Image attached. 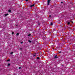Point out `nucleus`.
<instances>
[{
	"label": "nucleus",
	"mask_w": 75,
	"mask_h": 75,
	"mask_svg": "<svg viewBox=\"0 0 75 75\" xmlns=\"http://www.w3.org/2000/svg\"><path fill=\"white\" fill-rule=\"evenodd\" d=\"M35 5L34 4H33V5H31L30 6V7H34V6Z\"/></svg>",
	"instance_id": "4"
},
{
	"label": "nucleus",
	"mask_w": 75,
	"mask_h": 75,
	"mask_svg": "<svg viewBox=\"0 0 75 75\" xmlns=\"http://www.w3.org/2000/svg\"><path fill=\"white\" fill-rule=\"evenodd\" d=\"M54 58L55 59H56L57 58H58V56H57V55H56L55 56H54Z\"/></svg>",
	"instance_id": "3"
},
{
	"label": "nucleus",
	"mask_w": 75,
	"mask_h": 75,
	"mask_svg": "<svg viewBox=\"0 0 75 75\" xmlns=\"http://www.w3.org/2000/svg\"><path fill=\"white\" fill-rule=\"evenodd\" d=\"M10 61V59H9L7 60H6V61L7 62H8V61Z\"/></svg>",
	"instance_id": "9"
},
{
	"label": "nucleus",
	"mask_w": 75,
	"mask_h": 75,
	"mask_svg": "<svg viewBox=\"0 0 75 75\" xmlns=\"http://www.w3.org/2000/svg\"><path fill=\"white\" fill-rule=\"evenodd\" d=\"M59 54L61 53V51H59Z\"/></svg>",
	"instance_id": "16"
},
{
	"label": "nucleus",
	"mask_w": 75,
	"mask_h": 75,
	"mask_svg": "<svg viewBox=\"0 0 75 75\" xmlns=\"http://www.w3.org/2000/svg\"><path fill=\"white\" fill-rule=\"evenodd\" d=\"M10 64L9 63H8V66H10Z\"/></svg>",
	"instance_id": "15"
},
{
	"label": "nucleus",
	"mask_w": 75,
	"mask_h": 75,
	"mask_svg": "<svg viewBox=\"0 0 75 75\" xmlns=\"http://www.w3.org/2000/svg\"><path fill=\"white\" fill-rule=\"evenodd\" d=\"M70 22H72V21H70Z\"/></svg>",
	"instance_id": "25"
},
{
	"label": "nucleus",
	"mask_w": 75,
	"mask_h": 75,
	"mask_svg": "<svg viewBox=\"0 0 75 75\" xmlns=\"http://www.w3.org/2000/svg\"><path fill=\"white\" fill-rule=\"evenodd\" d=\"M71 23H73V21H71Z\"/></svg>",
	"instance_id": "24"
},
{
	"label": "nucleus",
	"mask_w": 75,
	"mask_h": 75,
	"mask_svg": "<svg viewBox=\"0 0 75 75\" xmlns=\"http://www.w3.org/2000/svg\"><path fill=\"white\" fill-rule=\"evenodd\" d=\"M13 54V52H11V54Z\"/></svg>",
	"instance_id": "17"
},
{
	"label": "nucleus",
	"mask_w": 75,
	"mask_h": 75,
	"mask_svg": "<svg viewBox=\"0 0 75 75\" xmlns=\"http://www.w3.org/2000/svg\"><path fill=\"white\" fill-rule=\"evenodd\" d=\"M20 50H22V48H21Z\"/></svg>",
	"instance_id": "22"
},
{
	"label": "nucleus",
	"mask_w": 75,
	"mask_h": 75,
	"mask_svg": "<svg viewBox=\"0 0 75 75\" xmlns=\"http://www.w3.org/2000/svg\"><path fill=\"white\" fill-rule=\"evenodd\" d=\"M51 17V15H50L49 16V17Z\"/></svg>",
	"instance_id": "20"
},
{
	"label": "nucleus",
	"mask_w": 75,
	"mask_h": 75,
	"mask_svg": "<svg viewBox=\"0 0 75 75\" xmlns=\"http://www.w3.org/2000/svg\"><path fill=\"white\" fill-rule=\"evenodd\" d=\"M37 59H40V57H37Z\"/></svg>",
	"instance_id": "8"
},
{
	"label": "nucleus",
	"mask_w": 75,
	"mask_h": 75,
	"mask_svg": "<svg viewBox=\"0 0 75 75\" xmlns=\"http://www.w3.org/2000/svg\"><path fill=\"white\" fill-rule=\"evenodd\" d=\"M61 3H63V2H61Z\"/></svg>",
	"instance_id": "23"
},
{
	"label": "nucleus",
	"mask_w": 75,
	"mask_h": 75,
	"mask_svg": "<svg viewBox=\"0 0 75 75\" xmlns=\"http://www.w3.org/2000/svg\"><path fill=\"white\" fill-rule=\"evenodd\" d=\"M28 37H30V36H31V34H29L28 35Z\"/></svg>",
	"instance_id": "12"
},
{
	"label": "nucleus",
	"mask_w": 75,
	"mask_h": 75,
	"mask_svg": "<svg viewBox=\"0 0 75 75\" xmlns=\"http://www.w3.org/2000/svg\"><path fill=\"white\" fill-rule=\"evenodd\" d=\"M28 42H30V43H31V41H30V40H29Z\"/></svg>",
	"instance_id": "10"
},
{
	"label": "nucleus",
	"mask_w": 75,
	"mask_h": 75,
	"mask_svg": "<svg viewBox=\"0 0 75 75\" xmlns=\"http://www.w3.org/2000/svg\"><path fill=\"white\" fill-rule=\"evenodd\" d=\"M16 35L17 36H18V35H19V33H16Z\"/></svg>",
	"instance_id": "5"
},
{
	"label": "nucleus",
	"mask_w": 75,
	"mask_h": 75,
	"mask_svg": "<svg viewBox=\"0 0 75 75\" xmlns=\"http://www.w3.org/2000/svg\"><path fill=\"white\" fill-rule=\"evenodd\" d=\"M38 25H40V23H39Z\"/></svg>",
	"instance_id": "27"
},
{
	"label": "nucleus",
	"mask_w": 75,
	"mask_h": 75,
	"mask_svg": "<svg viewBox=\"0 0 75 75\" xmlns=\"http://www.w3.org/2000/svg\"><path fill=\"white\" fill-rule=\"evenodd\" d=\"M21 67H19V69H21Z\"/></svg>",
	"instance_id": "21"
},
{
	"label": "nucleus",
	"mask_w": 75,
	"mask_h": 75,
	"mask_svg": "<svg viewBox=\"0 0 75 75\" xmlns=\"http://www.w3.org/2000/svg\"><path fill=\"white\" fill-rule=\"evenodd\" d=\"M8 12H9V13H10V12H11V10H9L8 11Z\"/></svg>",
	"instance_id": "6"
},
{
	"label": "nucleus",
	"mask_w": 75,
	"mask_h": 75,
	"mask_svg": "<svg viewBox=\"0 0 75 75\" xmlns=\"http://www.w3.org/2000/svg\"><path fill=\"white\" fill-rule=\"evenodd\" d=\"M8 14H6L5 16H8Z\"/></svg>",
	"instance_id": "13"
},
{
	"label": "nucleus",
	"mask_w": 75,
	"mask_h": 75,
	"mask_svg": "<svg viewBox=\"0 0 75 75\" xmlns=\"http://www.w3.org/2000/svg\"><path fill=\"white\" fill-rule=\"evenodd\" d=\"M67 24H68V25H69V24H70V22H68L67 23Z\"/></svg>",
	"instance_id": "11"
},
{
	"label": "nucleus",
	"mask_w": 75,
	"mask_h": 75,
	"mask_svg": "<svg viewBox=\"0 0 75 75\" xmlns=\"http://www.w3.org/2000/svg\"><path fill=\"white\" fill-rule=\"evenodd\" d=\"M50 25H53V23H52V22H51Z\"/></svg>",
	"instance_id": "7"
},
{
	"label": "nucleus",
	"mask_w": 75,
	"mask_h": 75,
	"mask_svg": "<svg viewBox=\"0 0 75 75\" xmlns=\"http://www.w3.org/2000/svg\"><path fill=\"white\" fill-rule=\"evenodd\" d=\"M14 34V32H12V35H13V34Z\"/></svg>",
	"instance_id": "14"
},
{
	"label": "nucleus",
	"mask_w": 75,
	"mask_h": 75,
	"mask_svg": "<svg viewBox=\"0 0 75 75\" xmlns=\"http://www.w3.org/2000/svg\"><path fill=\"white\" fill-rule=\"evenodd\" d=\"M21 44H23V42H21Z\"/></svg>",
	"instance_id": "18"
},
{
	"label": "nucleus",
	"mask_w": 75,
	"mask_h": 75,
	"mask_svg": "<svg viewBox=\"0 0 75 75\" xmlns=\"http://www.w3.org/2000/svg\"><path fill=\"white\" fill-rule=\"evenodd\" d=\"M38 55V53H34V54H33V57H34V58H35V57H36V54Z\"/></svg>",
	"instance_id": "1"
},
{
	"label": "nucleus",
	"mask_w": 75,
	"mask_h": 75,
	"mask_svg": "<svg viewBox=\"0 0 75 75\" xmlns=\"http://www.w3.org/2000/svg\"><path fill=\"white\" fill-rule=\"evenodd\" d=\"M51 0H48L47 1V6H48L49 5V4H50V1H51Z\"/></svg>",
	"instance_id": "2"
},
{
	"label": "nucleus",
	"mask_w": 75,
	"mask_h": 75,
	"mask_svg": "<svg viewBox=\"0 0 75 75\" xmlns=\"http://www.w3.org/2000/svg\"><path fill=\"white\" fill-rule=\"evenodd\" d=\"M16 26H17V25H16Z\"/></svg>",
	"instance_id": "26"
},
{
	"label": "nucleus",
	"mask_w": 75,
	"mask_h": 75,
	"mask_svg": "<svg viewBox=\"0 0 75 75\" xmlns=\"http://www.w3.org/2000/svg\"><path fill=\"white\" fill-rule=\"evenodd\" d=\"M25 1H28V0H25Z\"/></svg>",
	"instance_id": "19"
}]
</instances>
